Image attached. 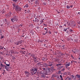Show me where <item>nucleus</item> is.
<instances>
[{"mask_svg": "<svg viewBox=\"0 0 80 80\" xmlns=\"http://www.w3.org/2000/svg\"><path fill=\"white\" fill-rule=\"evenodd\" d=\"M35 22H38V19H37V18H35Z\"/></svg>", "mask_w": 80, "mask_h": 80, "instance_id": "5701e85b", "label": "nucleus"}, {"mask_svg": "<svg viewBox=\"0 0 80 80\" xmlns=\"http://www.w3.org/2000/svg\"><path fill=\"white\" fill-rule=\"evenodd\" d=\"M43 26H46V27H47V25L46 24H45V23L43 24Z\"/></svg>", "mask_w": 80, "mask_h": 80, "instance_id": "c756f323", "label": "nucleus"}, {"mask_svg": "<svg viewBox=\"0 0 80 80\" xmlns=\"http://www.w3.org/2000/svg\"><path fill=\"white\" fill-rule=\"evenodd\" d=\"M66 33H68V31H66Z\"/></svg>", "mask_w": 80, "mask_h": 80, "instance_id": "09e8293b", "label": "nucleus"}, {"mask_svg": "<svg viewBox=\"0 0 80 80\" xmlns=\"http://www.w3.org/2000/svg\"><path fill=\"white\" fill-rule=\"evenodd\" d=\"M13 1V2L16 3H17V2H18V0H12Z\"/></svg>", "mask_w": 80, "mask_h": 80, "instance_id": "f3484780", "label": "nucleus"}, {"mask_svg": "<svg viewBox=\"0 0 80 80\" xmlns=\"http://www.w3.org/2000/svg\"><path fill=\"white\" fill-rule=\"evenodd\" d=\"M60 77L61 78V80H63V78H62V75H60Z\"/></svg>", "mask_w": 80, "mask_h": 80, "instance_id": "b1692460", "label": "nucleus"}, {"mask_svg": "<svg viewBox=\"0 0 80 80\" xmlns=\"http://www.w3.org/2000/svg\"><path fill=\"white\" fill-rule=\"evenodd\" d=\"M46 33H42V35H46Z\"/></svg>", "mask_w": 80, "mask_h": 80, "instance_id": "e433bc0d", "label": "nucleus"}, {"mask_svg": "<svg viewBox=\"0 0 80 80\" xmlns=\"http://www.w3.org/2000/svg\"><path fill=\"white\" fill-rule=\"evenodd\" d=\"M71 57L73 58V59L74 58L73 57V55H71Z\"/></svg>", "mask_w": 80, "mask_h": 80, "instance_id": "a19ab883", "label": "nucleus"}, {"mask_svg": "<svg viewBox=\"0 0 80 80\" xmlns=\"http://www.w3.org/2000/svg\"><path fill=\"white\" fill-rule=\"evenodd\" d=\"M11 20V22L12 23H15V22H17L18 21V18L17 17V16H14Z\"/></svg>", "mask_w": 80, "mask_h": 80, "instance_id": "7ed1b4c3", "label": "nucleus"}, {"mask_svg": "<svg viewBox=\"0 0 80 80\" xmlns=\"http://www.w3.org/2000/svg\"><path fill=\"white\" fill-rule=\"evenodd\" d=\"M70 62L69 63H67L66 64V66L68 67L69 66H70Z\"/></svg>", "mask_w": 80, "mask_h": 80, "instance_id": "dca6fc26", "label": "nucleus"}, {"mask_svg": "<svg viewBox=\"0 0 80 80\" xmlns=\"http://www.w3.org/2000/svg\"><path fill=\"white\" fill-rule=\"evenodd\" d=\"M71 78H74V76H73V75H71Z\"/></svg>", "mask_w": 80, "mask_h": 80, "instance_id": "4be33fe9", "label": "nucleus"}, {"mask_svg": "<svg viewBox=\"0 0 80 80\" xmlns=\"http://www.w3.org/2000/svg\"><path fill=\"white\" fill-rule=\"evenodd\" d=\"M31 73H32V75H33V74L36 75L38 73V72H37V68H33L32 69H31Z\"/></svg>", "mask_w": 80, "mask_h": 80, "instance_id": "f03ea898", "label": "nucleus"}, {"mask_svg": "<svg viewBox=\"0 0 80 80\" xmlns=\"http://www.w3.org/2000/svg\"><path fill=\"white\" fill-rule=\"evenodd\" d=\"M44 5H47V3L45 2H44Z\"/></svg>", "mask_w": 80, "mask_h": 80, "instance_id": "3c124183", "label": "nucleus"}, {"mask_svg": "<svg viewBox=\"0 0 80 80\" xmlns=\"http://www.w3.org/2000/svg\"><path fill=\"white\" fill-rule=\"evenodd\" d=\"M69 7H70V8H72L73 7V6L71 5V6H70Z\"/></svg>", "mask_w": 80, "mask_h": 80, "instance_id": "72a5a7b5", "label": "nucleus"}, {"mask_svg": "<svg viewBox=\"0 0 80 80\" xmlns=\"http://www.w3.org/2000/svg\"><path fill=\"white\" fill-rule=\"evenodd\" d=\"M28 5L27 4L26 5L24 6V7H26V8H28Z\"/></svg>", "mask_w": 80, "mask_h": 80, "instance_id": "a211bd4d", "label": "nucleus"}, {"mask_svg": "<svg viewBox=\"0 0 80 80\" xmlns=\"http://www.w3.org/2000/svg\"><path fill=\"white\" fill-rule=\"evenodd\" d=\"M71 40L72 41H73V39H71Z\"/></svg>", "mask_w": 80, "mask_h": 80, "instance_id": "13d9d810", "label": "nucleus"}, {"mask_svg": "<svg viewBox=\"0 0 80 80\" xmlns=\"http://www.w3.org/2000/svg\"><path fill=\"white\" fill-rule=\"evenodd\" d=\"M31 33H32V35H33V34H34V33L33 32H32Z\"/></svg>", "mask_w": 80, "mask_h": 80, "instance_id": "c03bdc74", "label": "nucleus"}, {"mask_svg": "<svg viewBox=\"0 0 80 80\" xmlns=\"http://www.w3.org/2000/svg\"><path fill=\"white\" fill-rule=\"evenodd\" d=\"M69 31L70 32H73V30L71 29L69 30Z\"/></svg>", "mask_w": 80, "mask_h": 80, "instance_id": "393cba45", "label": "nucleus"}, {"mask_svg": "<svg viewBox=\"0 0 80 80\" xmlns=\"http://www.w3.org/2000/svg\"><path fill=\"white\" fill-rule=\"evenodd\" d=\"M21 49H23V50H25V48H21Z\"/></svg>", "mask_w": 80, "mask_h": 80, "instance_id": "864d4df0", "label": "nucleus"}, {"mask_svg": "<svg viewBox=\"0 0 80 80\" xmlns=\"http://www.w3.org/2000/svg\"><path fill=\"white\" fill-rule=\"evenodd\" d=\"M43 65L44 67H47L48 66H49L50 67H51V68H53V65L50 62H48V64L47 63H44L43 64Z\"/></svg>", "mask_w": 80, "mask_h": 80, "instance_id": "f257e3e1", "label": "nucleus"}, {"mask_svg": "<svg viewBox=\"0 0 80 80\" xmlns=\"http://www.w3.org/2000/svg\"><path fill=\"white\" fill-rule=\"evenodd\" d=\"M15 10L16 11H17L18 10V6L17 5V6L15 7Z\"/></svg>", "mask_w": 80, "mask_h": 80, "instance_id": "9b49d317", "label": "nucleus"}, {"mask_svg": "<svg viewBox=\"0 0 80 80\" xmlns=\"http://www.w3.org/2000/svg\"><path fill=\"white\" fill-rule=\"evenodd\" d=\"M0 49H3V48L2 46H0Z\"/></svg>", "mask_w": 80, "mask_h": 80, "instance_id": "c9c22d12", "label": "nucleus"}, {"mask_svg": "<svg viewBox=\"0 0 80 80\" xmlns=\"http://www.w3.org/2000/svg\"><path fill=\"white\" fill-rule=\"evenodd\" d=\"M24 73H25L26 77H30V72H28L27 71H26L24 72Z\"/></svg>", "mask_w": 80, "mask_h": 80, "instance_id": "39448f33", "label": "nucleus"}, {"mask_svg": "<svg viewBox=\"0 0 80 80\" xmlns=\"http://www.w3.org/2000/svg\"><path fill=\"white\" fill-rule=\"evenodd\" d=\"M0 65H1V67H5V65H3L2 63H1Z\"/></svg>", "mask_w": 80, "mask_h": 80, "instance_id": "412c9836", "label": "nucleus"}, {"mask_svg": "<svg viewBox=\"0 0 80 80\" xmlns=\"http://www.w3.org/2000/svg\"><path fill=\"white\" fill-rule=\"evenodd\" d=\"M72 80H75V78L72 79Z\"/></svg>", "mask_w": 80, "mask_h": 80, "instance_id": "338daca9", "label": "nucleus"}, {"mask_svg": "<svg viewBox=\"0 0 80 80\" xmlns=\"http://www.w3.org/2000/svg\"><path fill=\"white\" fill-rule=\"evenodd\" d=\"M47 59H46L45 58H44V57H42V60H43V61H46L47 60Z\"/></svg>", "mask_w": 80, "mask_h": 80, "instance_id": "4468645a", "label": "nucleus"}, {"mask_svg": "<svg viewBox=\"0 0 80 80\" xmlns=\"http://www.w3.org/2000/svg\"><path fill=\"white\" fill-rule=\"evenodd\" d=\"M52 32H51L50 30H49L48 32V33H49V34H51Z\"/></svg>", "mask_w": 80, "mask_h": 80, "instance_id": "cd10ccee", "label": "nucleus"}, {"mask_svg": "<svg viewBox=\"0 0 80 80\" xmlns=\"http://www.w3.org/2000/svg\"><path fill=\"white\" fill-rule=\"evenodd\" d=\"M39 17H41V16L40 15H39Z\"/></svg>", "mask_w": 80, "mask_h": 80, "instance_id": "4d7b16f0", "label": "nucleus"}, {"mask_svg": "<svg viewBox=\"0 0 80 80\" xmlns=\"http://www.w3.org/2000/svg\"><path fill=\"white\" fill-rule=\"evenodd\" d=\"M70 28H67V29H68V30H69L70 29Z\"/></svg>", "mask_w": 80, "mask_h": 80, "instance_id": "a18cd8bd", "label": "nucleus"}, {"mask_svg": "<svg viewBox=\"0 0 80 80\" xmlns=\"http://www.w3.org/2000/svg\"><path fill=\"white\" fill-rule=\"evenodd\" d=\"M48 33V30H47L46 31V33Z\"/></svg>", "mask_w": 80, "mask_h": 80, "instance_id": "2f4dec72", "label": "nucleus"}, {"mask_svg": "<svg viewBox=\"0 0 80 80\" xmlns=\"http://www.w3.org/2000/svg\"><path fill=\"white\" fill-rule=\"evenodd\" d=\"M31 2H33V1H34V0H31Z\"/></svg>", "mask_w": 80, "mask_h": 80, "instance_id": "8fccbe9b", "label": "nucleus"}, {"mask_svg": "<svg viewBox=\"0 0 80 80\" xmlns=\"http://www.w3.org/2000/svg\"><path fill=\"white\" fill-rule=\"evenodd\" d=\"M3 71H4V72H5V70H3Z\"/></svg>", "mask_w": 80, "mask_h": 80, "instance_id": "e2e57ef3", "label": "nucleus"}, {"mask_svg": "<svg viewBox=\"0 0 80 80\" xmlns=\"http://www.w3.org/2000/svg\"><path fill=\"white\" fill-rule=\"evenodd\" d=\"M5 64H6V62H5Z\"/></svg>", "mask_w": 80, "mask_h": 80, "instance_id": "774afa93", "label": "nucleus"}, {"mask_svg": "<svg viewBox=\"0 0 80 80\" xmlns=\"http://www.w3.org/2000/svg\"><path fill=\"white\" fill-rule=\"evenodd\" d=\"M55 61V62H59V61L60 60V59L58 58H55L53 59Z\"/></svg>", "mask_w": 80, "mask_h": 80, "instance_id": "6e6552de", "label": "nucleus"}, {"mask_svg": "<svg viewBox=\"0 0 80 80\" xmlns=\"http://www.w3.org/2000/svg\"><path fill=\"white\" fill-rule=\"evenodd\" d=\"M5 69H7V66H5Z\"/></svg>", "mask_w": 80, "mask_h": 80, "instance_id": "37998d69", "label": "nucleus"}, {"mask_svg": "<svg viewBox=\"0 0 80 80\" xmlns=\"http://www.w3.org/2000/svg\"><path fill=\"white\" fill-rule=\"evenodd\" d=\"M66 7L67 8H70V6L68 5L66 6Z\"/></svg>", "mask_w": 80, "mask_h": 80, "instance_id": "a878e982", "label": "nucleus"}, {"mask_svg": "<svg viewBox=\"0 0 80 80\" xmlns=\"http://www.w3.org/2000/svg\"><path fill=\"white\" fill-rule=\"evenodd\" d=\"M22 43V42H21L20 41H18L17 42V45H19V44H21Z\"/></svg>", "mask_w": 80, "mask_h": 80, "instance_id": "f8f14e48", "label": "nucleus"}, {"mask_svg": "<svg viewBox=\"0 0 80 80\" xmlns=\"http://www.w3.org/2000/svg\"><path fill=\"white\" fill-rule=\"evenodd\" d=\"M20 27H22V25H20Z\"/></svg>", "mask_w": 80, "mask_h": 80, "instance_id": "603ef678", "label": "nucleus"}, {"mask_svg": "<svg viewBox=\"0 0 80 80\" xmlns=\"http://www.w3.org/2000/svg\"><path fill=\"white\" fill-rule=\"evenodd\" d=\"M41 23H43V20H42L41 21Z\"/></svg>", "mask_w": 80, "mask_h": 80, "instance_id": "4c0bfd02", "label": "nucleus"}, {"mask_svg": "<svg viewBox=\"0 0 80 80\" xmlns=\"http://www.w3.org/2000/svg\"><path fill=\"white\" fill-rule=\"evenodd\" d=\"M42 69H43V70H45V69H46V68H43Z\"/></svg>", "mask_w": 80, "mask_h": 80, "instance_id": "79ce46f5", "label": "nucleus"}, {"mask_svg": "<svg viewBox=\"0 0 80 80\" xmlns=\"http://www.w3.org/2000/svg\"><path fill=\"white\" fill-rule=\"evenodd\" d=\"M37 60V59H36V60H34V62H35V63H37L38 62H39Z\"/></svg>", "mask_w": 80, "mask_h": 80, "instance_id": "aec40b11", "label": "nucleus"}, {"mask_svg": "<svg viewBox=\"0 0 80 80\" xmlns=\"http://www.w3.org/2000/svg\"><path fill=\"white\" fill-rule=\"evenodd\" d=\"M78 14H80V12H78Z\"/></svg>", "mask_w": 80, "mask_h": 80, "instance_id": "052dcab7", "label": "nucleus"}, {"mask_svg": "<svg viewBox=\"0 0 80 80\" xmlns=\"http://www.w3.org/2000/svg\"><path fill=\"white\" fill-rule=\"evenodd\" d=\"M59 55H60V56H61V57H65V55H67V54H63V53H61L60 52H59Z\"/></svg>", "mask_w": 80, "mask_h": 80, "instance_id": "0eeeda50", "label": "nucleus"}, {"mask_svg": "<svg viewBox=\"0 0 80 80\" xmlns=\"http://www.w3.org/2000/svg\"><path fill=\"white\" fill-rule=\"evenodd\" d=\"M59 28L62 29V26H59Z\"/></svg>", "mask_w": 80, "mask_h": 80, "instance_id": "c85d7f7f", "label": "nucleus"}, {"mask_svg": "<svg viewBox=\"0 0 80 80\" xmlns=\"http://www.w3.org/2000/svg\"><path fill=\"white\" fill-rule=\"evenodd\" d=\"M46 72L47 73H48L49 72H50V69L49 68L47 69L46 70Z\"/></svg>", "mask_w": 80, "mask_h": 80, "instance_id": "1a4fd4ad", "label": "nucleus"}, {"mask_svg": "<svg viewBox=\"0 0 80 80\" xmlns=\"http://www.w3.org/2000/svg\"><path fill=\"white\" fill-rule=\"evenodd\" d=\"M62 47H63V48H64L65 47V45H63L62 46Z\"/></svg>", "mask_w": 80, "mask_h": 80, "instance_id": "ea45409f", "label": "nucleus"}, {"mask_svg": "<svg viewBox=\"0 0 80 80\" xmlns=\"http://www.w3.org/2000/svg\"><path fill=\"white\" fill-rule=\"evenodd\" d=\"M59 68V72H62V71H63V70H65V68L63 66L60 67Z\"/></svg>", "mask_w": 80, "mask_h": 80, "instance_id": "423d86ee", "label": "nucleus"}, {"mask_svg": "<svg viewBox=\"0 0 80 80\" xmlns=\"http://www.w3.org/2000/svg\"><path fill=\"white\" fill-rule=\"evenodd\" d=\"M44 30H47V28H44Z\"/></svg>", "mask_w": 80, "mask_h": 80, "instance_id": "de8ad7c7", "label": "nucleus"}, {"mask_svg": "<svg viewBox=\"0 0 80 80\" xmlns=\"http://www.w3.org/2000/svg\"><path fill=\"white\" fill-rule=\"evenodd\" d=\"M76 77H77V78H80V75H79V74H77V75H76Z\"/></svg>", "mask_w": 80, "mask_h": 80, "instance_id": "2eb2a0df", "label": "nucleus"}, {"mask_svg": "<svg viewBox=\"0 0 80 80\" xmlns=\"http://www.w3.org/2000/svg\"><path fill=\"white\" fill-rule=\"evenodd\" d=\"M48 75L47 73H41V77L42 78H45L46 77V75Z\"/></svg>", "mask_w": 80, "mask_h": 80, "instance_id": "20e7f679", "label": "nucleus"}, {"mask_svg": "<svg viewBox=\"0 0 80 80\" xmlns=\"http://www.w3.org/2000/svg\"><path fill=\"white\" fill-rule=\"evenodd\" d=\"M3 36H1V39H2V38H3Z\"/></svg>", "mask_w": 80, "mask_h": 80, "instance_id": "7c9ffc66", "label": "nucleus"}, {"mask_svg": "<svg viewBox=\"0 0 80 80\" xmlns=\"http://www.w3.org/2000/svg\"><path fill=\"white\" fill-rule=\"evenodd\" d=\"M74 41H75V42H76V40L74 39Z\"/></svg>", "mask_w": 80, "mask_h": 80, "instance_id": "680f3d73", "label": "nucleus"}, {"mask_svg": "<svg viewBox=\"0 0 80 80\" xmlns=\"http://www.w3.org/2000/svg\"><path fill=\"white\" fill-rule=\"evenodd\" d=\"M62 64H60V63H59V64H57L56 65L57 66H58V65H62Z\"/></svg>", "mask_w": 80, "mask_h": 80, "instance_id": "bb28decb", "label": "nucleus"}, {"mask_svg": "<svg viewBox=\"0 0 80 80\" xmlns=\"http://www.w3.org/2000/svg\"><path fill=\"white\" fill-rule=\"evenodd\" d=\"M37 28L38 29V28H39V27H37Z\"/></svg>", "mask_w": 80, "mask_h": 80, "instance_id": "6e6d98bb", "label": "nucleus"}, {"mask_svg": "<svg viewBox=\"0 0 80 80\" xmlns=\"http://www.w3.org/2000/svg\"><path fill=\"white\" fill-rule=\"evenodd\" d=\"M12 5L13 7H14V8H15V7H16V6H17V5L16 4H15V3H13Z\"/></svg>", "mask_w": 80, "mask_h": 80, "instance_id": "ddd939ff", "label": "nucleus"}, {"mask_svg": "<svg viewBox=\"0 0 80 80\" xmlns=\"http://www.w3.org/2000/svg\"><path fill=\"white\" fill-rule=\"evenodd\" d=\"M5 72H2V74H3V75H4V74H5Z\"/></svg>", "mask_w": 80, "mask_h": 80, "instance_id": "49530a36", "label": "nucleus"}, {"mask_svg": "<svg viewBox=\"0 0 80 80\" xmlns=\"http://www.w3.org/2000/svg\"><path fill=\"white\" fill-rule=\"evenodd\" d=\"M71 80V78L70 77H68L66 78L65 79V80Z\"/></svg>", "mask_w": 80, "mask_h": 80, "instance_id": "9d476101", "label": "nucleus"}, {"mask_svg": "<svg viewBox=\"0 0 80 80\" xmlns=\"http://www.w3.org/2000/svg\"><path fill=\"white\" fill-rule=\"evenodd\" d=\"M6 65H7V66H8V67H9V66H10V64H6Z\"/></svg>", "mask_w": 80, "mask_h": 80, "instance_id": "f704fd0d", "label": "nucleus"}, {"mask_svg": "<svg viewBox=\"0 0 80 80\" xmlns=\"http://www.w3.org/2000/svg\"><path fill=\"white\" fill-rule=\"evenodd\" d=\"M32 57H33V59H34V60H35L36 59H37V58L36 57H34V56H32Z\"/></svg>", "mask_w": 80, "mask_h": 80, "instance_id": "6ab92c4d", "label": "nucleus"}, {"mask_svg": "<svg viewBox=\"0 0 80 80\" xmlns=\"http://www.w3.org/2000/svg\"><path fill=\"white\" fill-rule=\"evenodd\" d=\"M64 31L65 32H66L67 30V28H66V29H64Z\"/></svg>", "mask_w": 80, "mask_h": 80, "instance_id": "473e14b6", "label": "nucleus"}, {"mask_svg": "<svg viewBox=\"0 0 80 80\" xmlns=\"http://www.w3.org/2000/svg\"><path fill=\"white\" fill-rule=\"evenodd\" d=\"M9 14H10V15H11V14H12V12H10V13H9Z\"/></svg>", "mask_w": 80, "mask_h": 80, "instance_id": "5fc2aeb1", "label": "nucleus"}, {"mask_svg": "<svg viewBox=\"0 0 80 80\" xmlns=\"http://www.w3.org/2000/svg\"><path fill=\"white\" fill-rule=\"evenodd\" d=\"M64 26H66V24H64Z\"/></svg>", "mask_w": 80, "mask_h": 80, "instance_id": "0e129e2a", "label": "nucleus"}, {"mask_svg": "<svg viewBox=\"0 0 80 80\" xmlns=\"http://www.w3.org/2000/svg\"><path fill=\"white\" fill-rule=\"evenodd\" d=\"M78 24H80V22H78Z\"/></svg>", "mask_w": 80, "mask_h": 80, "instance_id": "bf43d9fd", "label": "nucleus"}, {"mask_svg": "<svg viewBox=\"0 0 80 80\" xmlns=\"http://www.w3.org/2000/svg\"><path fill=\"white\" fill-rule=\"evenodd\" d=\"M79 60H80V58H78Z\"/></svg>", "mask_w": 80, "mask_h": 80, "instance_id": "69168bd1", "label": "nucleus"}, {"mask_svg": "<svg viewBox=\"0 0 80 80\" xmlns=\"http://www.w3.org/2000/svg\"><path fill=\"white\" fill-rule=\"evenodd\" d=\"M37 2H38V1H36L35 2V4H37Z\"/></svg>", "mask_w": 80, "mask_h": 80, "instance_id": "58836bf2", "label": "nucleus"}]
</instances>
